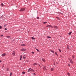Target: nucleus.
<instances>
[{
  "instance_id": "nucleus-25",
  "label": "nucleus",
  "mask_w": 76,
  "mask_h": 76,
  "mask_svg": "<svg viewBox=\"0 0 76 76\" xmlns=\"http://www.w3.org/2000/svg\"><path fill=\"white\" fill-rule=\"evenodd\" d=\"M7 71H9V68H7Z\"/></svg>"
},
{
  "instance_id": "nucleus-42",
  "label": "nucleus",
  "mask_w": 76,
  "mask_h": 76,
  "mask_svg": "<svg viewBox=\"0 0 76 76\" xmlns=\"http://www.w3.org/2000/svg\"><path fill=\"white\" fill-rule=\"evenodd\" d=\"M34 75H36L35 73H34Z\"/></svg>"
},
{
  "instance_id": "nucleus-46",
  "label": "nucleus",
  "mask_w": 76,
  "mask_h": 76,
  "mask_svg": "<svg viewBox=\"0 0 76 76\" xmlns=\"http://www.w3.org/2000/svg\"><path fill=\"white\" fill-rule=\"evenodd\" d=\"M56 64H58V63H57V62L56 63Z\"/></svg>"
},
{
  "instance_id": "nucleus-48",
  "label": "nucleus",
  "mask_w": 76,
  "mask_h": 76,
  "mask_svg": "<svg viewBox=\"0 0 76 76\" xmlns=\"http://www.w3.org/2000/svg\"><path fill=\"white\" fill-rule=\"evenodd\" d=\"M39 66L40 67V65H39Z\"/></svg>"
},
{
  "instance_id": "nucleus-26",
  "label": "nucleus",
  "mask_w": 76,
  "mask_h": 76,
  "mask_svg": "<svg viewBox=\"0 0 76 76\" xmlns=\"http://www.w3.org/2000/svg\"><path fill=\"white\" fill-rule=\"evenodd\" d=\"M56 18H57V19H58V20H60V18H59L58 17H56Z\"/></svg>"
},
{
  "instance_id": "nucleus-43",
  "label": "nucleus",
  "mask_w": 76,
  "mask_h": 76,
  "mask_svg": "<svg viewBox=\"0 0 76 76\" xmlns=\"http://www.w3.org/2000/svg\"><path fill=\"white\" fill-rule=\"evenodd\" d=\"M37 19H39V17H37Z\"/></svg>"
},
{
  "instance_id": "nucleus-30",
  "label": "nucleus",
  "mask_w": 76,
  "mask_h": 76,
  "mask_svg": "<svg viewBox=\"0 0 76 76\" xmlns=\"http://www.w3.org/2000/svg\"><path fill=\"white\" fill-rule=\"evenodd\" d=\"M3 27L1 26H0V29H1Z\"/></svg>"
},
{
  "instance_id": "nucleus-15",
  "label": "nucleus",
  "mask_w": 76,
  "mask_h": 76,
  "mask_svg": "<svg viewBox=\"0 0 76 76\" xmlns=\"http://www.w3.org/2000/svg\"><path fill=\"white\" fill-rule=\"evenodd\" d=\"M71 34H72V31L70 32L69 33V35H71Z\"/></svg>"
},
{
  "instance_id": "nucleus-2",
  "label": "nucleus",
  "mask_w": 76,
  "mask_h": 76,
  "mask_svg": "<svg viewBox=\"0 0 76 76\" xmlns=\"http://www.w3.org/2000/svg\"><path fill=\"white\" fill-rule=\"evenodd\" d=\"M46 27H48V28H53V26L49 25H48L46 26Z\"/></svg>"
},
{
  "instance_id": "nucleus-39",
  "label": "nucleus",
  "mask_w": 76,
  "mask_h": 76,
  "mask_svg": "<svg viewBox=\"0 0 76 76\" xmlns=\"http://www.w3.org/2000/svg\"><path fill=\"white\" fill-rule=\"evenodd\" d=\"M72 58H74V56H72Z\"/></svg>"
},
{
  "instance_id": "nucleus-23",
  "label": "nucleus",
  "mask_w": 76,
  "mask_h": 76,
  "mask_svg": "<svg viewBox=\"0 0 76 76\" xmlns=\"http://www.w3.org/2000/svg\"><path fill=\"white\" fill-rule=\"evenodd\" d=\"M7 38H10V36H7Z\"/></svg>"
},
{
  "instance_id": "nucleus-21",
  "label": "nucleus",
  "mask_w": 76,
  "mask_h": 76,
  "mask_svg": "<svg viewBox=\"0 0 76 76\" xmlns=\"http://www.w3.org/2000/svg\"><path fill=\"white\" fill-rule=\"evenodd\" d=\"M1 6H4V5H3V3H1Z\"/></svg>"
},
{
  "instance_id": "nucleus-10",
  "label": "nucleus",
  "mask_w": 76,
  "mask_h": 76,
  "mask_svg": "<svg viewBox=\"0 0 76 76\" xmlns=\"http://www.w3.org/2000/svg\"><path fill=\"white\" fill-rule=\"evenodd\" d=\"M26 45L25 44H22L21 45V46H25Z\"/></svg>"
},
{
  "instance_id": "nucleus-16",
  "label": "nucleus",
  "mask_w": 76,
  "mask_h": 76,
  "mask_svg": "<svg viewBox=\"0 0 76 76\" xmlns=\"http://www.w3.org/2000/svg\"><path fill=\"white\" fill-rule=\"evenodd\" d=\"M31 68H30L29 69H28V72H29V71H30V70H31Z\"/></svg>"
},
{
  "instance_id": "nucleus-3",
  "label": "nucleus",
  "mask_w": 76,
  "mask_h": 76,
  "mask_svg": "<svg viewBox=\"0 0 76 76\" xmlns=\"http://www.w3.org/2000/svg\"><path fill=\"white\" fill-rule=\"evenodd\" d=\"M69 60L71 63H73V61H72V60L70 58H69Z\"/></svg>"
},
{
  "instance_id": "nucleus-37",
  "label": "nucleus",
  "mask_w": 76,
  "mask_h": 76,
  "mask_svg": "<svg viewBox=\"0 0 76 76\" xmlns=\"http://www.w3.org/2000/svg\"><path fill=\"white\" fill-rule=\"evenodd\" d=\"M31 53H32V54H34V52H32Z\"/></svg>"
},
{
  "instance_id": "nucleus-4",
  "label": "nucleus",
  "mask_w": 76,
  "mask_h": 76,
  "mask_svg": "<svg viewBox=\"0 0 76 76\" xmlns=\"http://www.w3.org/2000/svg\"><path fill=\"white\" fill-rule=\"evenodd\" d=\"M53 28H55V29H58V27H57V26H53Z\"/></svg>"
},
{
  "instance_id": "nucleus-36",
  "label": "nucleus",
  "mask_w": 76,
  "mask_h": 76,
  "mask_svg": "<svg viewBox=\"0 0 76 76\" xmlns=\"http://www.w3.org/2000/svg\"><path fill=\"white\" fill-rule=\"evenodd\" d=\"M3 35H2L0 36V37H3Z\"/></svg>"
},
{
  "instance_id": "nucleus-13",
  "label": "nucleus",
  "mask_w": 76,
  "mask_h": 76,
  "mask_svg": "<svg viewBox=\"0 0 76 76\" xmlns=\"http://www.w3.org/2000/svg\"><path fill=\"white\" fill-rule=\"evenodd\" d=\"M67 48L68 50H70V49H69V45H68L67 46Z\"/></svg>"
},
{
  "instance_id": "nucleus-34",
  "label": "nucleus",
  "mask_w": 76,
  "mask_h": 76,
  "mask_svg": "<svg viewBox=\"0 0 76 76\" xmlns=\"http://www.w3.org/2000/svg\"><path fill=\"white\" fill-rule=\"evenodd\" d=\"M12 73H11L10 75V76H12Z\"/></svg>"
},
{
  "instance_id": "nucleus-20",
  "label": "nucleus",
  "mask_w": 76,
  "mask_h": 76,
  "mask_svg": "<svg viewBox=\"0 0 76 76\" xmlns=\"http://www.w3.org/2000/svg\"><path fill=\"white\" fill-rule=\"evenodd\" d=\"M47 38H51V37H50L48 36Z\"/></svg>"
},
{
  "instance_id": "nucleus-38",
  "label": "nucleus",
  "mask_w": 76,
  "mask_h": 76,
  "mask_svg": "<svg viewBox=\"0 0 76 76\" xmlns=\"http://www.w3.org/2000/svg\"><path fill=\"white\" fill-rule=\"evenodd\" d=\"M4 29H5V30H7V28H5Z\"/></svg>"
},
{
  "instance_id": "nucleus-5",
  "label": "nucleus",
  "mask_w": 76,
  "mask_h": 76,
  "mask_svg": "<svg viewBox=\"0 0 76 76\" xmlns=\"http://www.w3.org/2000/svg\"><path fill=\"white\" fill-rule=\"evenodd\" d=\"M21 51H26V49H25L23 48V49H21Z\"/></svg>"
},
{
  "instance_id": "nucleus-47",
  "label": "nucleus",
  "mask_w": 76,
  "mask_h": 76,
  "mask_svg": "<svg viewBox=\"0 0 76 76\" xmlns=\"http://www.w3.org/2000/svg\"><path fill=\"white\" fill-rule=\"evenodd\" d=\"M54 65H55V64H54Z\"/></svg>"
},
{
  "instance_id": "nucleus-28",
  "label": "nucleus",
  "mask_w": 76,
  "mask_h": 76,
  "mask_svg": "<svg viewBox=\"0 0 76 76\" xmlns=\"http://www.w3.org/2000/svg\"><path fill=\"white\" fill-rule=\"evenodd\" d=\"M36 50H37V51H38V52H39V50H38V49H36Z\"/></svg>"
},
{
  "instance_id": "nucleus-8",
  "label": "nucleus",
  "mask_w": 76,
  "mask_h": 76,
  "mask_svg": "<svg viewBox=\"0 0 76 76\" xmlns=\"http://www.w3.org/2000/svg\"><path fill=\"white\" fill-rule=\"evenodd\" d=\"M15 51H13L12 53V55L13 56H15Z\"/></svg>"
},
{
  "instance_id": "nucleus-24",
  "label": "nucleus",
  "mask_w": 76,
  "mask_h": 76,
  "mask_svg": "<svg viewBox=\"0 0 76 76\" xmlns=\"http://www.w3.org/2000/svg\"><path fill=\"white\" fill-rule=\"evenodd\" d=\"M51 51V52H53V53H54V51H53L51 50V51Z\"/></svg>"
},
{
  "instance_id": "nucleus-33",
  "label": "nucleus",
  "mask_w": 76,
  "mask_h": 76,
  "mask_svg": "<svg viewBox=\"0 0 76 76\" xmlns=\"http://www.w3.org/2000/svg\"><path fill=\"white\" fill-rule=\"evenodd\" d=\"M47 23V22H44L43 23H44V24H45V23Z\"/></svg>"
},
{
  "instance_id": "nucleus-9",
  "label": "nucleus",
  "mask_w": 76,
  "mask_h": 76,
  "mask_svg": "<svg viewBox=\"0 0 76 76\" xmlns=\"http://www.w3.org/2000/svg\"><path fill=\"white\" fill-rule=\"evenodd\" d=\"M38 64L37 63H34V64H33V66H35V65H37Z\"/></svg>"
},
{
  "instance_id": "nucleus-35",
  "label": "nucleus",
  "mask_w": 76,
  "mask_h": 76,
  "mask_svg": "<svg viewBox=\"0 0 76 76\" xmlns=\"http://www.w3.org/2000/svg\"><path fill=\"white\" fill-rule=\"evenodd\" d=\"M4 27H6V25H5L4 26Z\"/></svg>"
},
{
  "instance_id": "nucleus-29",
  "label": "nucleus",
  "mask_w": 76,
  "mask_h": 76,
  "mask_svg": "<svg viewBox=\"0 0 76 76\" xmlns=\"http://www.w3.org/2000/svg\"><path fill=\"white\" fill-rule=\"evenodd\" d=\"M59 50V52H60V53H61V50H60V49H58Z\"/></svg>"
},
{
  "instance_id": "nucleus-17",
  "label": "nucleus",
  "mask_w": 76,
  "mask_h": 76,
  "mask_svg": "<svg viewBox=\"0 0 76 76\" xmlns=\"http://www.w3.org/2000/svg\"><path fill=\"white\" fill-rule=\"evenodd\" d=\"M22 55H21L20 56V60H22Z\"/></svg>"
},
{
  "instance_id": "nucleus-31",
  "label": "nucleus",
  "mask_w": 76,
  "mask_h": 76,
  "mask_svg": "<svg viewBox=\"0 0 76 76\" xmlns=\"http://www.w3.org/2000/svg\"><path fill=\"white\" fill-rule=\"evenodd\" d=\"M59 14H61V15H63L62 13H61V12H58Z\"/></svg>"
},
{
  "instance_id": "nucleus-45",
  "label": "nucleus",
  "mask_w": 76,
  "mask_h": 76,
  "mask_svg": "<svg viewBox=\"0 0 76 76\" xmlns=\"http://www.w3.org/2000/svg\"><path fill=\"white\" fill-rule=\"evenodd\" d=\"M1 61H0V63H1Z\"/></svg>"
},
{
  "instance_id": "nucleus-18",
  "label": "nucleus",
  "mask_w": 76,
  "mask_h": 76,
  "mask_svg": "<svg viewBox=\"0 0 76 76\" xmlns=\"http://www.w3.org/2000/svg\"><path fill=\"white\" fill-rule=\"evenodd\" d=\"M30 72H34V70L33 69H31L30 70Z\"/></svg>"
},
{
  "instance_id": "nucleus-32",
  "label": "nucleus",
  "mask_w": 76,
  "mask_h": 76,
  "mask_svg": "<svg viewBox=\"0 0 76 76\" xmlns=\"http://www.w3.org/2000/svg\"><path fill=\"white\" fill-rule=\"evenodd\" d=\"M55 54L56 55V56H57V52H55Z\"/></svg>"
},
{
  "instance_id": "nucleus-7",
  "label": "nucleus",
  "mask_w": 76,
  "mask_h": 76,
  "mask_svg": "<svg viewBox=\"0 0 76 76\" xmlns=\"http://www.w3.org/2000/svg\"><path fill=\"white\" fill-rule=\"evenodd\" d=\"M43 69L44 70H45V69L46 70H47V69L46 68V67L45 66H44L43 68Z\"/></svg>"
},
{
  "instance_id": "nucleus-11",
  "label": "nucleus",
  "mask_w": 76,
  "mask_h": 76,
  "mask_svg": "<svg viewBox=\"0 0 76 76\" xmlns=\"http://www.w3.org/2000/svg\"><path fill=\"white\" fill-rule=\"evenodd\" d=\"M42 61H43L44 62H45V59H42Z\"/></svg>"
},
{
  "instance_id": "nucleus-1",
  "label": "nucleus",
  "mask_w": 76,
  "mask_h": 76,
  "mask_svg": "<svg viewBox=\"0 0 76 76\" xmlns=\"http://www.w3.org/2000/svg\"><path fill=\"white\" fill-rule=\"evenodd\" d=\"M24 10H25V8H22L20 9V12H23V11H24Z\"/></svg>"
},
{
  "instance_id": "nucleus-12",
  "label": "nucleus",
  "mask_w": 76,
  "mask_h": 76,
  "mask_svg": "<svg viewBox=\"0 0 76 76\" xmlns=\"http://www.w3.org/2000/svg\"><path fill=\"white\" fill-rule=\"evenodd\" d=\"M25 58H26V56L24 55L23 56V59H25Z\"/></svg>"
},
{
  "instance_id": "nucleus-44",
  "label": "nucleus",
  "mask_w": 76,
  "mask_h": 76,
  "mask_svg": "<svg viewBox=\"0 0 76 76\" xmlns=\"http://www.w3.org/2000/svg\"><path fill=\"white\" fill-rule=\"evenodd\" d=\"M3 67H4V65L3 64Z\"/></svg>"
},
{
  "instance_id": "nucleus-40",
  "label": "nucleus",
  "mask_w": 76,
  "mask_h": 76,
  "mask_svg": "<svg viewBox=\"0 0 76 76\" xmlns=\"http://www.w3.org/2000/svg\"><path fill=\"white\" fill-rule=\"evenodd\" d=\"M69 66H70V65L69 64H68Z\"/></svg>"
},
{
  "instance_id": "nucleus-22",
  "label": "nucleus",
  "mask_w": 76,
  "mask_h": 76,
  "mask_svg": "<svg viewBox=\"0 0 76 76\" xmlns=\"http://www.w3.org/2000/svg\"><path fill=\"white\" fill-rule=\"evenodd\" d=\"M31 39H35V38L33 37H31Z\"/></svg>"
},
{
  "instance_id": "nucleus-41",
  "label": "nucleus",
  "mask_w": 76,
  "mask_h": 76,
  "mask_svg": "<svg viewBox=\"0 0 76 76\" xmlns=\"http://www.w3.org/2000/svg\"><path fill=\"white\" fill-rule=\"evenodd\" d=\"M3 17V16H1L0 18H1Z\"/></svg>"
},
{
  "instance_id": "nucleus-27",
  "label": "nucleus",
  "mask_w": 76,
  "mask_h": 76,
  "mask_svg": "<svg viewBox=\"0 0 76 76\" xmlns=\"http://www.w3.org/2000/svg\"><path fill=\"white\" fill-rule=\"evenodd\" d=\"M22 73H23V74H25V72H22Z\"/></svg>"
},
{
  "instance_id": "nucleus-14",
  "label": "nucleus",
  "mask_w": 76,
  "mask_h": 76,
  "mask_svg": "<svg viewBox=\"0 0 76 76\" xmlns=\"http://www.w3.org/2000/svg\"><path fill=\"white\" fill-rule=\"evenodd\" d=\"M54 70V69L53 68H51V71H53V70Z\"/></svg>"
},
{
  "instance_id": "nucleus-6",
  "label": "nucleus",
  "mask_w": 76,
  "mask_h": 76,
  "mask_svg": "<svg viewBox=\"0 0 76 76\" xmlns=\"http://www.w3.org/2000/svg\"><path fill=\"white\" fill-rule=\"evenodd\" d=\"M5 56H6V53H4L2 55V57H4Z\"/></svg>"
},
{
  "instance_id": "nucleus-19",
  "label": "nucleus",
  "mask_w": 76,
  "mask_h": 76,
  "mask_svg": "<svg viewBox=\"0 0 76 76\" xmlns=\"http://www.w3.org/2000/svg\"><path fill=\"white\" fill-rule=\"evenodd\" d=\"M67 75L68 76H70V73H67Z\"/></svg>"
}]
</instances>
